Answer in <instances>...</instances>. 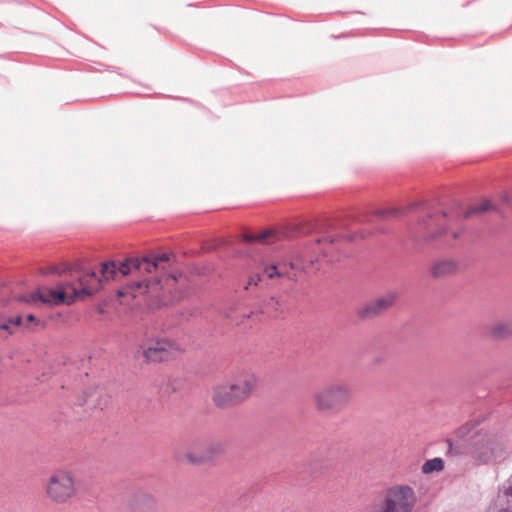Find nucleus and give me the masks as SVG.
Returning <instances> with one entry per match:
<instances>
[{
	"label": "nucleus",
	"instance_id": "nucleus-1",
	"mask_svg": "<svg viewBox=\"0 0 512 512\" xmlns=\"http://www.w3.org/2000/svg\"><path fill=\"white\" fill-rule=\"evenodd\" d=\"M159 260L160 257L155 256L153 259L148 257L129 258L120 264L107 261L101 265L100 274L95 271L77 274L70 272L68 278L59 281L55 288H39L22 297V300L29 303L41 301L51 305L71 304L76 299L93 295L104 282L117 280L128 274H150L157 269Z\"/></svg>",
	"mask_w": 512,
	"mask_h": 512
},
{
	"label": "nucleus",
	"instance_id": "nucleus-2",
	"mask_svg": "<svg viewBox=\"0 0 512 512\" xmlns=\"http://www.w3.org/2000/svg\"><path fill=\"white\" fill-rule=\"evenodd\" d=\"M501 204L481 199L462 209L459 221H512V188L501 196Z\"/></svg>",
	"mask_w": 512,
	"mask_h": 512
},
{
	"label": "nucleus",
	"instance_id": "nucleus-3",
	"mask_svg": "<svg viewBox=\"0 0 512 512\" xmlns=\"http://www.w3.org/2000/svg\"><path fill=\"white\" fill-rule=\"evenodd\" d=\"M353 391L345 382H331L315 390L312 394V403L315 410L321 414H337L346 408L352 401Z\"/></svg>",
	"mask_w": 512,
	"mask_h": 512
},
{
	"label": "nucleus",
	"instance_id": "nucleus-4",
	"mask_svg": "<svg viewBox=\"0 0 512 512\" xmlns=\"http://www.w3.org/2000/svg\"><path fill=\"white\" fill-rule=\"evenodd\" d=\"M256 382L254 374L244 373L237 376L233 382L221 383L213 389V403L221 409L236 406L249 397Z\"/></svg>",
	"mask_w": 512,
	"mask_h": 512
},
{
	"label": "nucleus",
	"instance_id": "nucleus-5",
	"mask_svg": "<svg viewBox=\"0 0 512 512\" xmlns=\"http://www.w3.org/2000/svg\"><path fill=\"white\" fill-rule=\"evenodd\" d=\"M416 503L414 490L407 485L389 488L371 512H412Z\"/></svg>",
	"mask_w": 512,
	"mask_h": 512
},
{
	"label": "nucleus",
	"instance_id": "nucleus-6",
	"mask_svg": "<svg viewBox=\"0 0 512 512\" xmlns=\"http://www.w3.org/2000/svg\"><path fill=\"white\" fill-rule=\"evenodd\" d=\"M471 455L478 464H487L501 456L505 441L496 434L475 432L471 436Z\"/></svg>",
	"mask_w": 512,
	"mask_h": 512
},
{
	"label": "nucleus",
	"instance_id": "nucleus-7",
	"mask_svg": "<svg viewBox=\"0 0 512 512\" xmlns=\"http://www.w3.org/2000/svg\"><path fill=\"white\" fill-rule=\"evenodd\" d=\"M45 491L51 501L66 503L77 493L76 480L70 471L57 469L48 478Z\"/></svg>",
	"mask_w": 512,
	"mask_h": 512
},
{
	"label": "nucleus",
	"instance_id": "nucleus-8",
	"mask_svg": "<svg viewBox=\"0 0 512 512\" xmlns=\"http://www.w3.org/2000/svg\"><path fill=\"white\" fill-rule=\"evenodd\" d=\"M398 299V293L389 290L382 296L373 299L357 310L360 319H372L382 315L385 311L391 309Z\"/></svg>",
	"mask_w": 512,
	"mask_h": 512
},
{
	"label": "nucleus",
	"instance_id": "nucleus-9",
	"mask_svg": "<svg viewBox=\"0 0 512 512\" xmlns=\"http://www.w3.org/2000/svg\"><path fill=\"white\" fill-rule=\"evenodd\" d=\"M463 232L460 226H431L423 233L422 239L425 244L429 245H453Z\"/></svg>",
	"mask_w": 512,
	"mask_h": 512
},
{
	"label": "nucleus",
	"instance_id": "nucleus-10",
	"mask_svg": "<svg viewBox=\"0 0 512 512\" xmlns=\"http://www.w3.org/2000/svg\"><path fill=\"white\" fill-rule=\"evenodd\" d=\"M160 281L158 277H154L152 279L145 278L142 281H132L127 284L126 288L122 291H119V295H127L131 294L133 298L137 297L140 294H146L150 297H157L160 287Z\"/></svg>",
	"mask_w": 512,
	"mask_h": 512
},
{
	"label": "nucleus",
	"instance_id": "nucleus-11",
	"mask_svg": "<svg viewBox=\"0 0 512 512\" xmlns=\"http://www.w3.org/2000/svg\"><path fill=\"white\" fill-rule=\"evenodd\" d=\"M487 512H512V474L499 487L495 499L487 508Z\"/></svg>",
	"mask_w": 512,
	"mask_h": 512
},
{
	"label": "nucleus",
	"instance_id": "nucleus-12",
	"mask_svg": "<svg viewBox=\"0 0 512 512\" xmlns=\"http://www.w3.org/2000/svg\"><path fill=\"white\" fill-rule=\"evenodd\" d=\"M459 270V263L453 258H438L430 266L429 272L434 279H444L455 275Z\"/></svg>",
	"mask_w": 512,
	"mask_h": 512
},
{
	"label": "nucleus",
	"instance_id": "nucleus-13",
	"mask_svg": "<svg viewBox=\"0 0 512 512\" xmlns=\"http://www.w3.org/2000/svg\"><path fill=\"white\" fill-rule=\"evenodd\" d=\"M243 240L248 243L273 244L282 238V234L273 228H266L259 232H245Z\"/></svg>",
	"mask_w": 512,
	"mask_h": 512
},
{
	"label": "nucleus",
	"instance_id": "nucleus-14",
	"mask_svg": "<svg viewBox=\"0 0 512 512\" xmlns=\"http://www.w3.org/2000/svg\"><path fill=\"white\" fill-rule=\"evenodd\" d=\"M415 205L403 208L387 207L374 210L372 213L377 221H401L407 216Z\"/></svg>",
	"mask_w": 512,
	"mask_h": 512
},
{
	"label": "nucleus",
	"instance_id": "nucleus-15",
	"mask_svg": "<svg viewBox=\"0 0 512 512\" xmlns=\"http://www.w3.org/2000/svg\"><path fill=\"white\" fill-rule=\"evenodd\" d=\"M262 277L269 280L277 278H289L287 271V264H275V263H262L260 265Z\"/></svg>",
	"mask_w": 512,
	"mask_h": 512
},
{
	"label": "nucleus",
	"instance_id": "nucleus-16",
	"mask_svg": "<svg viewBox=\"0 0 512 512\" xmlns=\"http://www.w3.org/2000/svg\"><path fill=\"white\" fill-rule=\"evenodd\" d=\"M487 333L494 340L507 339L512 336V321L496 322L488 328Z\"/></svg>",
	"mask_w": 512,
	"mask_h": 512
},
{
	"label": "nucleus",
	"instance_id": "nucleus-17",
	"mask_svg": "<svg viewBox=\"0 0 512 512\" xmlns=\"http://www.w3.org/2000/svg\"><path fill=\"white\" fill-rule=\"evenodd\" d=\"M143 356L147 363L160 360V340L157 338L152 343L144 342L142 345Z\"/></svg>",
	"mask_w": 512,
	"mask_h": 512
},
{
	"label": "nucleus",
	"instance_id": "nucleus-18",
	"mask_svg": "<svg viewBox=\"0 0 512 512\" xmlns=\"http://www.w3.org/2000/svg\"><path fill=\"white\" fill-rule=\"evenodd\" d=\"M162 361L177 358L183 351L181 346L174 341L162 338Z\"/></svg>",
	"mask_w": 512,
	"mask_h": 512
},
{
	"label": "nucleus",
	"instance_id": "nucleus-19",
	"mask_svg": "<svg viewBox=\"0 0 512 512\" xmlns=\"http://www.w3.org/2000/svg\"><path fill=\"white\" fill-rule=\"evenodd\" d=\"M225 452V444L220 441L211 442L206 446L203 453L206 462L222 455Z\"/></svg>",
	"mask_w": 512,
	"mask_h": 512
},
{
	"label": "nucleus",
	"instance_id": "nucleus-20",
	"mask_svg": "<svg viewBox=\"0 0 512 512\" xmlns=\"http://www.w3.org/2000/svg\"><path fill=\"white\" fill-rule=\"evenodd\" d=\"M443 469H444V461L438 457L427 460L422 465V468H421L422 473H424V474H429L432 472H440Z\"/></svg>",
	"mask_w": 512,
	"mask_h": 512
},
{
	"label": "nucleus",
	"instance_id": "nucleus-21",
	"mask_svg": "<svg viewBox=\"0 0 512 512\" xmlns=\"http://www.w3.org/2000/svg\"><path fill=\"white\" fill-rule=\"evenodd\" d=\"M262 309L264 312L270 314H278L283 312L280 301L274 296H271L263 302Z\"/></svg>",
	"mask_w": 512,
	"mask_h": 512
},
{
	"label": "nucleus",
	"instance_id": "nucleus-22",
	"mask_svg": "<svg viewBox=\"0 0 512 512\" xmlns=\"http://www.w3.org/2000/svg\"><path fill=\"white\" fill-rule=\"evenodd\" d=\"M44 325L34 315L29 314L24 320V328L30 331H35L37 328H42Z\"/></svg>",
	"mask_w": 512,
	"mask_h": 512
},
{
	"label": "nucleus",
	"instance_id": "nucleus-23",
	"mask_svg": "<svg viewBox=\"0 0 512 512\" xmlns=\"http://www.w3.org/2000/svg\"><path fill=\"white\" fill-rule=\"evenodd\" d=\"M369 236V233H366L364 231H355V232H346L342 234V238L349 242H357L360 240L365 239Z\"/></svg>",
	"mask_w": 512,
	"mask_h": 512
},
{
	"label": "nucleus",
	"instance_id": "nucleus-24",
	"mask_svg": "<svg viewBox=\"0 0 512 512\" xmlns=\"http://www.w3.org/2000/svg\"><path fill=\"white\" fill-rule=\"evenodd\" d=\"M24 327V320L21 316H15L7 320L5 323H3L0 327L5 330H9L11 327Z\"/></svg>",
	"mask_w": 512,
	"mask_h": 512
},
{
	"label": "nucleus",
	"instance_id": "nucleus-25",
	"mask_svg": "<svg viewBox=\"0 0 512 512\" xmlns=\"http://www.w3.org/2000/svg\"><path fill=\"white\" fill-rule=\"evenodd\" d=\"M473 426L469 423L459 427L455 431V437L458 439H465L471 432H472Z\"/></svg>",
	"mask_w": 512,
	"mask_h": 512
},
{
	"label": "nucleus",
	"instance_id": "nucleus-26",
	"mask_svg": "<svg viewBox=\"0 0 512 512\" xmlns=\"http://www.w3.org/2000/svg\"><path fill=\"white\" fill-rule=\"evenodd\" d=\"M205 458L206 457H204L203 454H201V455H195L193 453L186 454L187 461L193 465H200L202 463H205L206 462Z\"/></svg>",
	"mask_w": 512,
	"mask_h": 512
},
{
	"label": "nucleus",
	"instance_id": "nucleus-27",
	"mask_svg": "<svg viewBox=\"0 0 512 512\" xmlns=\"http://www.w3.org/2000/svg\"><path fill=\"white\" fill-rule=\"evenodd\" d=\"M262 280L263 277L261 273L252 274L249 277L247 284L244 286V289L248 290L250 286H257Z\"/></svg>",
	"mask_w": 512,
	"mask_h": 512
},
{
	"label": "nucleus",
	"instance_id": "nucleus-28",
	"mask_svg": "<svg viewBox=\"0 0 512 512\" xmlns=\"http://www.w3.org/2000/svg\"><path fill=\"white\" fill-rule=\"evenodd\" d=\"M446 444L448 446V454L459 455L462 453L460 446L454 445L451 439H447Z\"/></svg>",
	"mask_w": 512,
	"mask_h": 512
},
{
	"label": "nucleus",
	"instance_id": "nucleus-29",
	"mask_svg": "<svg viewBox=\"0 0 512 512\" xmlns=\"http://www.w3.org/2000/svg\"><path fill=\"white\" fill-rule=\"evenodd\" d=\"M445 217V214H442V213H436V214H433V215H428V219H425L424 221H436V222H440L442 221V218Z\"/></svg>",
	"mask_w": 512,
	"mask_h": 512
},
{
	"label": "nucleus",
	"instance_id": "nucleus-30",
	"mask_svg": "<svg viewBox=\"0 0 512 512\" xmlns=\"http://www.w3.org/2000/svg\"><path fill=\"white\" fill-rule=\"evenodd\" d=\"M161 259H162V263L163 262H168L170 260V255L167 254V253L162 252Z\"/></svg>",
	"mask_w": 512,
	"mask_h": 512
},
{
	"label": "nucleus",
	"instance_id": "nucleus-31",
	"mask_svg": "<svg viewBox=\"0 0 512 512\" xmlns=\"http://www.w3.org/2000/svg\"><path fill=\"white\" fill-rule=\"evenodd\" d=\"M177 279L178 278L175 274H170V275H168V278H167V280H171V281H177Z\"/></svg>",
	"mask_w": 512,
	"mask_h": 512
},
{
	"label": "nucleus",
	"instance_id": "nucleus-32",
	"mask_svg": "<svg viewBox=\"0 0 512 512\" xmlns=\"http://www.w3.org/2000/svg\"><path fill=\"white\" fill-rule=\"evenodd\" d=\"M53 273H60L57 268H52Z\"/></svg>",
	"mask_w": 512,
	"mask_h": 512
}]
</instances>
